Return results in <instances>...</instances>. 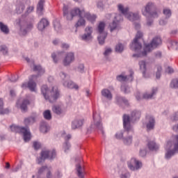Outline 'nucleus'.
Masks as SVG:
<instances>
[{"mask_svg":"<svg viewBox=\"0 0 178 178\" xmlns=\"http://www.w3.org/2000/svg\"><path fill=\"white\" fill-rule=\"evenodd\" d=\"M143 38V33L138 31L136 38L134 39L131 44V49L135 51V52H138V54H134V58H141V56H147V54L148 52H151L152 49L154 48H156V47H159L162 44V39L159 37H156L153 38L150 44H146L143 49V51H141L143 49V46L138 42L139 40Z\"/></svg>","mask_w":178,"mask_h":178,"instance_id":"f257e3e1","label":"nucleus"},{"mask_svg":"<svg viewBox=\"0 0 178 178\" xmlns=\"http://www.w3.org/2000/svg\"><path fill=\"white\" fill-rule=\"evenodd\" d=\"M63 16H65L67 20H72L74 16H79L80 19L75 24V27H80L81 26H86V20L83 18L85 13L84 10H80L79 8H74L70 11L71 18L69 17V7L67 6H64L63 8Z\"/></svg>","mask_w":178,"mask_h":178,"instance_id":"f03ea898","label":"nucleus"},{"mask_svg":"<svg viewBox=\"0 0 178 178\" xmlns=\"http://www.w3.org/2000/svg\"><path fill=\"white\" fill-rule=\"evenodd\" d=\"M41 92L46 101L50 103L55 102L59 98L60 94L57 87H52L51 89H49L47 85H43L41 88Z\"/></svg>","mask_w":178,"mask_h":178,"instance_id":"7ed1b4c3","label":"nucleus"},{"mask_svg":"<svg viewBox=\"0 0 178 178\" xmlns=\"http://www.w3.org/2000/svg\"><path fill=\"white\" fill-rule=\"evenodd\" d=\"M140 116H141V113L138 111H134L131 112V119L130 118V116L126 114L123 115V126L127 134H129V131H131V120H137V119H140Z\"/></svg>","mask_w":178,"mask_h":178,"instance_id":"20e7f679","label":"nucleus"},{"mask_svg":"<svg viewBox=\"0 0 178 178\" xmlns=\"http://www.w3.org/2000/svg\"><path fill=\"white\" fill-rule=\"evenodd\" d=\"M11 131L14 133H19L23 134L24 140L25 143L29 142V140H31V133H30V129L28 127H22L17 125L10 126Z\"/></svg>","mask_w":178,"mask_h":178,"instance_id":"39448f33","label":"nucleus"},{"mask_svg":"<svg viewBox=\"0 0 178 178\" xmlns=\"http://www.w3.org/2000/svg\"><path fill=\"white\" fill-rule=\"evenodd\" d=\"M152 8H154V4L152 3H149L145 6V9L142 10V13L144 16H148L147 17V26H151V24H152V21H149L151 19L158 17V13H156V12L151 13Z\"/></svg>","mask_w":178,"mask_h":178,"instance_id":"423d86ee","label":"nucleus"},{"mask_svg":"<svg viewBox=\"0 0 178 178\" xmlns=\"http://www.w3.org/2000/svg\"><path fill=\"white\" fill-rule=\"evenodd\" d=\"M118 10L131 22H134L140 19V15L138 13H129V8L127 7L124 8L122 4L118 5Z\"/></svg>","mask_w":178,"mask_h":178,"instance_id":"0eeeda50","label":"nucleus"},{"mask_svg":"<svg viewBox=\"0 0 178 178\" xmlns=\"http://www.w3.org/2000/svg\"><path fill=\"white\" fill-rule=\"evenodd\" d=\"M90 127L93 130H97V131H100V133L104 134V127H102L101 116L95 111H93V123Z\"/></svg>","mask_w":178,"mask_h":178,"instance_id":"6e6552de","label":"nucleus"},{"mask_svg":"<svg viewBox=\"0 0 178 178\" xmlns=\"http://www.w3.org/2000/svg\"><path fill=\"white\" fill-rule=\"evenodd\" d=\"M56 156V152L55 150H42L41 156L37 160L38 163H42L46 159H54Z\"/></svg>","mask_w":178,"mask_h":178,"instance_id":"1a4fd4ad","label":"nucleus"},{"mask_svg":"<svg viewBox=\"0 0 178 178\" xmlns=\"http://www.w3.org/2000/svg\"><path fill=\"white\" fill-rule=\"evenodd\" d=\"M97 30L99 33V35L97 38L99 43L100 45H104L105 43V38H106V36L108 35V33L104 31V30H105V22H101L98 25Z\"/></svg>","mask_w":178,"mask_h":178,"instance_id":"9d476101","label":"nucleus"},{"mask_svg":"<svg viewBox=\"0 0 178 178\" xmlns=\"http://www.w3.org/2000/svg\"><path fill=\"white\" fill-rule=\"evenodd\" d=\"M30 4V1L27 0H18L16 4V13L20 15L22 12H24L26 9V5Z\"/></svg>","mask_w":178,"mask_h":178,"instance_id":"9b49d317","label":"nucleus"},{"mask_svg":"<svg viewBox=\"0 0 178 178\" xmlns=\"http://www.w3.org/2000/svg\"><path fill=\"white\" fill-rule=\"evenodd\" d=\"M143 166V163L141 161L136 159L135 158H132L129 162H128V168L131 170H138Z\"/></svg>","mask_w":178,"mask_h":178,"instance_id":"f8f14e48","label":"nucleus"},{"mask_svg":"<svg viewBox=\"0 0 178 178\" xmlns=\"http://www.w3.org/2000/svg\"><path fill=\"white\" fill-rule=\"evenodd\" d=\"M35 79H37V76L33 75L32 78L29 79V81L27 83H24L22 85V88H29L30 91H35V87H37V84L33 81Z\"/></svg>","mask_w":178,"mask_h":178,"instance_id":"ddd939ff","label":"nucleus"},{"mask_svg":"<svg viewBox=\"0 0 178 178\" xmlns=\"http://www.w3.org/2000/svg\"><path fill=\"white\" fill-rule=\"evenodd\" d=\"M176 152H178V135L175 136L174 149L172 151H168L167 153L165 154L166 159H170V158H172V156H173V155L175 154Z\"/></svg>","mask_w":178,"mask_h":178,"instance_id":"4468645a","label":"nucleus"},{"mask_svg":"<svg viewBox=\"0 0 178 178\" xmlns=\"http://www.w3.org/2000/svg\"><path fill=\"white\" fill-rule=\"evenodd\" d=\"M92 27L88 26L85 29V33L81 35V40L83 41H90V40H92Z\"/></svg>","mask_w":178,"mask_h":178,"instance_id":"2eb2a0df","label":"nucleus"},{"mask_svg":"<svg viewBox=\"0 0 178 178\" xmlns=\"http://www.w3.org/2000/svg\"><path fill=\"white\" fill-rule=\"evenodd\" d=\"M73 62H74V53H67L63 61L64 66H69V65H70V63H73Z\"/></svg>","mask_w":178,"mask_h":178,"instance_id":"dca6fc26","label":"nucleus"},{"mask_svg":"<svg viewBox=\"0 0 178 178\" xmlns=\"http://www.w3.org/2000/svg\"><path fill=\"white\" fill-rule=\"evenodd\" d=\"M27 105H30V101L27 99L23 100H18L17 102V108H20L22 112L27 111Z\"/></svg>","mask_w":178,"mask_h":178,"instance_id":"f3484780","label":"nucleus"},{"mask_svg":"<svg viewBox=\"0 0 178 178\" xmlns=\"http://www.w3.org/2000/svg\"><path fill=\"white\" fill-rule=\"evenodd\" d=\"M120 20H123V17L122 16V15L118 14L115 16V19L113 20V23L110 24V29L111 32L113 31V30H116V29L118 28V24L119 22H120Z\"/></svg>","mask_w":178,"mask_h":178,"instance_id":"a211bd4d","label":"nucleus"},{"mask_svg":"<svg viewBox=\"0 0 178 178\" xmlns=\"http://www.w3.org/2000/svg\"><path fill=\"white\" fill-rule=\"evenodd\" d=\"M76 169L78 177L83 178L86 175V168L84 166H81L80 164H77Z\"/></svg>","mask_w":178,"mask_h":178,"instance_id":"6ab92c4d","label":"nucleus"},{"mask_svg":"<svg viewBox=\"0 0 178 178\" xmlns=\"http://www.w3.org/2000/svg\"><path fill=\"white\" fill-rule=\"evenodd\" d=\"M133 74H134V72L131 71L130 76L129 77L123 74L118 75L117 76V80L118 81H127V80H129V81H133Z\"/></svg>","mask_w":178,"mask_h":178,"instance_id":"aec40b11","label":"nucleus"},{"mask_svg":"<svg viewBox=\"0 0 178 178\" xmlns=\"http://www.w3.org/2000/svg\"><path fill=\"white\" fill-rule=\"evenodd\" d=\"M49 22H48V20L47 19L43 18L38 23V29L40 31H42V30H44L45 29V27H47V26H49Z\"/></svg>","mask_w":178,"mask_h":178,"instance_id":"412c9836","label":"nucleus"},{"mask_svg":"<svg viewBox=\"0 0 178 178\" xmlns=\"http://www.w3.org/2000/svg\"><path fill=\"white\" fill-rule=\"evenodd\" d=\"M51 109L52 112H54V113H56V115H63V113H65V111H63V109H62L60 105L58 104L53 106Z\"/></svg>","mask_w":178,"mask_h":178,"instance_id":"4be33fe9","label":"nucleus"},{"mask_svg":"<svg viewBox=\"0 0 178 178\" xmlns=\"http://www.w3.org/2000/svg\"><path fill=\"white\" fill-rule=\"evenodd\" d=\"M154 126H155V118H154L153 117H149L148 118V122L146 125L147 130H152Z\"/></svg>","mask_w":178,"mask_h":178,"instance_id":"5701e85b","label":"nucleus"},{"mask_svg":"<svg viewBox=\"0 0 178 178\" xmlns=\"http://www.w3.org/2000/svg\"><path fill=\"white\" fill-rule=\"evenodd\" d=\"M45 3V0H40L38 3L37 12L39 16L42 15V11L44 10V3Z\"/></svg>","mask_w":178,"mask_h":178,"instance_id":"b1692460","label":"nucleus"},{"mask_svg":"<svg viewBox=\"0 0 178 178\" xmlns=\"http://www.w3.org/2000/svg\"><path fill=\"white\" fill-rule=\"evenodd\" d=\"M83 120H74L72 124V129H73L74 130L76 129H79V127H81V126H83Z\"/></svg>","mask_w":178,"mask_h":178,"instance_id":"393cba45","label":"nucleus"},{"mask_svg":"<svg viewBox=\"0 0 178 178\" xmlns=\"http://www.w3.org/2000/svg\"><path fill=\"white\" fill-rule=\"evenodd\" d=\"M102 97H104V98H106L107 99H112V92H111V90L108 89H103L102 90Z\"/></svg>","mask_w":178,"mask_h":178,"instance_id":"a878e982","label":"nucleus"},{"mask_svg":"<svg viewBox=\"0 0 178 178\" xmlns=\"http://www.w3.org/2000/svg\"><path fill=\"white\" fill-rule=\"evenodd\" d=\"M156 92H158V88H154L152 90V94H148V93H145L143 95V98L144 99H151L152 98V97H154L155 95V94H156Z\"/></svg>","mask_w":178,"mask_h":178,"instance_id":"bb28decb","label":"nucleus"},{"mask_svg":"<svg viewBox=\"0 0 178 178\" xmlns=\"http://www.w3.org/2000/svg\"><path fill=\"white\" fill-rule=\"evenodd\" d=\"M83 17H86L87 20L90 22L91 23H94V21L97 19V15L90 14L89 13H83Z\"/></svg>","mask_w":178,"mask_h":178,"instance_id":"cd10ccee","label":"nucleus"},{"mask_svg":"<svg viewBox=\"0 0 178 178\" xmlns=\"http://www.w3.org/2000/svg\"><path fill=\"white\" fill-rule=\"evenodd\" d=\"M63 86L67 88H75V90H79V86L76 85L72 81L63 82Z\"/></svg>","mask_w":178,"mask_h":178,"instance_id":"c85d7f7f","label":"nucleus"},{"mask_svg":"<svg viewBox=\"0 0 178 178\" xmlns=\"http://www.w3.org/2000/svg\"><path fill=\"white\" fill-rule=\"evenodd\" d=\"M33 71L38 72L39 76H41V74H44L45 73V70L43 69L41 65H33Z\"/></svg>","mask_w":178,"mask_h":178,"instance_id":"c756f323","label":"nucleus"},{"mask_svg":"<svg viewBox=\"0 0 178 178\" xmlns=\"http://www.w3.org/2000/svg\"><path fill=\"white\" fill-rule=\"evenodd\" d=\"M31 29H33V24H30L29 25H28L26 29H24V26H22L20 29L21 34H22V35H26V34H27V32L30 31Z\"/></svg>","mask_w":178,"mask_h":178,"instance_id":"7c9ffc66","label":"nucleus"},{"mask_svg":"<svg viewBox=\"0 0 178 178\" xmlns=\"http://www.w3.org/2000/svg\"><path fill=\"white\" fill-rule=\"evenodd\" d=\"M9 113V109H3V100L0 99V115H6Z\"/></svg>","mask_w":178,"mask_h":178,"instance_id":"2f4dec72","label":"nucleus"},{"mask_svg":"<svg viewBox=\"0 0 178 178\" xmlns=\"http://www.w3.org/2000/svg\"><path fill=\"white\" fill-rule=\"evenodd\" d=\"M147 145H148V148H149V149H150V151H156V149H158V148H159L158 145H156L155 143V142H154V141L149 142Z\"/></svg>","mask_w":178,"mask_h":178,"instance_id":"473e14b6","label":"nucleus"},{"mask_svg":"<svg viewBox=\"0 0 178 178\" xmlns=\"http://www.w3.org/2000/svg\"><path fill=\"white\" fill-rule=\"evenodd\" d=\"M35 122V117H29L28 118H25L24 124L26 126H29V124H33V123Z\"/></svg>","mask_w":178,"mask_h":178,"instance_id":"72a5a7b5","label":"nucleus"},{"mask_svg":"<svg viewBox=\"0 0 178 178\" xmlns=\"http://www.w3.org/2000/svg\"><path fill=\"white\" fill-rule=\"evenodd\" d=\"M0 30L2 31V33H4V34L9 33V28H8V26L3 24L2 22H0Z\"/></svg>","mask_w":178,"mask_h":178,"instance_id":"f704fd0d","label":"nucleus"},{"mask_svg":"<svg viewBox=\"0 0 178 178\" xmlns=\"http://www.w3.org/2000/svg\"><path fill=\"white\" fill-rule=\"evenodd\" d=\"M43 116L46 120H51L52 119V114H51V111L46 110L43 112Z\"/></svg>","mask_w":178,"mask_h":178,"instance_id":"c9c22d12","label":"nucleus"},{"mask_svg":"<svg viewBox=\"0 0 178 178\" xmlns=\"http://www.w3.org/2000/svg\"><path fill=\"white\" fill-rule=\"evenodd\" d=\"M139 66H140V70L143 71V74L144 77H145V72L147 70V67L145 65V61L139 62Z\"/></svg>","mask_w":178,"mask_h":178,"instance_id":"e433bc0d","label":"nucleus"},{"mask_svg":"<svg viewBox=\"0 0 178 178\" xmlns=\"http://www.w3.org/2000/svg\"><path fill=\"white\" fill-rule=\"evenodd\" d=\"M53 24H54V30H56V31L59 33V31H60V30H61L60 23H59V22H58V20H54L53 22Z\"/></svg>","mask_w":178,"mask_h":178,"instance_id":"4c0bfd02","label":"nucleus"},{"mask_svg":"<svg viewBox=\"0 0 178 178\" xmlns=\"http://www.w3.org/2000/svg\"><path fill=\"white\" fill-rule=\"evenodd\" d=\"M40 131L42 133H47L48 131V125L46 122H42L40 125Z\"/></svg>","mask_w":178,"mask_h":178,"instance_id":"58836bf2","label":"nucleus"},{"mask_svg":"<svg viewBox=\"0 0 178 178\" xmlns=\"http://www.w3.org/2000/svg\"><path fill=\"white\" fill-rule=\"evenodd\" d=\"M123 141H124V144H125L126 145H130V144H131V143L133 141V137L128 136L127 138H124L123 139Z\"/></svg>","mask_w":178,"mask_h":178,"instance_id":"ea45409f","label":"nucleus"},{"mask_svg":"<svg viewBox=\"0 0 178 178\" xmlns=\"http://www.w3.org/2000/svg\"><path fill=\"white\" fill-rule=\"evenodd\" d=\"M170 86L171 88H178V79H172Z\"/></svg>","mask_w":178,"mask_h":178,"instance_id":"a19ab883","label":"nucleus"},{"mask_svg":"<svg viewBox=\"0 0 178 178\" xmlns=\"http://www.w3.org/2000/svg\"><path fill=\"white\" fill-rule=\"evenodd\" d=\"M121 90L122 91V92H124V94H129V92H130V88L125 85H122Z\"/></svg>","mask_w":178,"mask_h":178,"instance_id":"79ce46f5","label":"nucleus"},{"mask_svg":"<svg viewBox=\"0 0 178 178\" xmlns=\"http://www.w3.org/2000/svg\"><path fill=\"white\" fill-rule=\"evenodd\" d=\"M123 49H124V47H123V44L119 43L115 47V51L116 52H123Z\"/></svg>","mask_w":178,"mask_h":178,"instance_id":"37998d69","label":"nucleus"},{"mask_svg":"<svg viewBox=\"0 0 178 178\" xmlns=\"http://www.w3.org/2000/svg\"><path fill=\"white\" fill-rule=\"evenodd\" d=\"M163 15H165L167 18H169L170 16H172V11L168 8H165L163 10Z\"/></svg>","mask_w":178,"mask_h":178,"instance_id":"c03bdc74","label":"nucleus"},{"mask_svg":"<svg viewBox=\"0 0 178 178\" xmlns=\"http://www.w3.org/2000/svg\"><path fill=\"white\" fill-rule=\"evenodd\" d=\"M34 10V6H29L25 12V16H29Z\"/></svg>","mask_w":178,"mask_h":178,"instance_id":"a18cd8bd","label":"nucleus"},{"mask_svg":"<svg viewBox=\"0 0 178 178\" xmlns=\"http://www.w3.org/2000/svg\"><path fill=\"white\" fill-rule=\"evenodd\" d=\"M0 51L3 55H6V54H8V47H6L5 45H1L0 47Z\"/></svg>","mask_w":178,"mask_h":178,"instance_id":"49530a36","label":"nucleus"},{"mask_svg":"<svg viewBox=\"0 0 178 178\" xmlns=\"http://www.w3.org/2000/svg\"><path fill=\"white\" fill-rule=\"evenodd\" d=\"M162 71V67L159 66L157 67V72L156 73V79H161V72Z\"/></svg>","mask_w":178,"mask_h":178,"instance_id":"de8ad7c7","label":"nucleus"},{"mask_svg":"<svg viewBox=\"0 0 178 178\" xmlns=\"http://www.w3.org/2000/svg\"><path fill=\"white\" fill-rule=\"evenodd\" d=\"M62 138H65V141H67V140H70V138H72V136L70 134L66 136V134L63 133L62 134Z\"/></svg>","mask_w":178,"mask_h":178,"instance_id":"09e8293b","label":"nucleus"},{"mask_svg":"<svg viewBox=\"0 0 178 178\" xmlns=\"http://www.w3.org/2000/svg\"><path fill=\"white\" fill-rule=\"evenodd\" d=\"M118 101H121L122 102H123V104H124L125 105H129V102L127 101V99L123 98V97H119L118 99Z\"/></svg>","mask_w":178,"mask_h":178,"instance_id":"8fccbe9b","label":"nucleus"},{"mask_svg":"<svg viewBox=\"0 0 178 178\" xmlns=\"http://www.w3.org/2000/svg\"><path fill=\"white\" fill-rule=\"evenodd\" d=\"M78 72H79L80 73H83V72H84V65L81 64L79 65Z\"/></svg>","mask_w":178,"mask_h":178,"instance_id":"3c124183","label":"nucleus"},{"mask_svg":"<svg viewBox=\"0 0 178 178\" xmlns=\"http://www.w3.org/2000/svg\"><path fill=\"white\" fill-rule=\"evenodd\" d=\"M69 148H70V143H69V142H65L64 144L65 152H66Z\"/></svg>","mask_w":178,"mask_h":178,"instance_id":"603ef678","label":"nucleus"},{"mask_svg":"<svg viewBox=\"0 0 178 178\" xmlns=\"http://www.w3.org/2000/svg\"><path fill=\"white\" fill-rule=\"evenodd\" d=\"M40 147H41V145L38 143V142L33 143V148H35V149H39Z\"/></svg>","mask_w":178,"mask_h":178,"instance_id":"864d4df0","label":"nucleus"},{"mask_svg":"<svg viewBox=\"0 0 178 178\" xmlns=\"http://www.w3.org/2000/svg\"><path fill=\"white\" fill-rule=\"evenodd\" d=\"M111 52H112V49L108 48V49H106V51H104V55L105 56H108V55H109V54H111Z\"/></svg>","mask_w":178,"mask_h":178,"instance_id":"5fc2aeb1","label":"nucleus"},{"mask_svg":"<svg viewBox=\"0 0 178 178\" xmlns=\"http://www.w3.org/2000/svg\"><path fill=\"white\" fill-rule=\"evenodd\" d=\"M129 177H130V173H129V172H127L120 176V178H129Z\"/></svg>","mask_w":178,"mask_h":178,"instance_id":"6e6d98bb","label":"nucleus"},{"mask_svg":"<svg viewBox=\"0 0 178 178\" xmlns=\"http://www.w3.org/2000/svg\"><path fill=\"white\" fill-rule=\"evenodd\" d=\"M169 148H172V141H168L165 146L166 149H169Z\"/></svg>","mask_w":178,"mask_h":178,"instance_id":"4d7b16f0","label":"nucleus"},{"mask_svg":"<svg viewBox=\"0 0 178 178\" xmlns=\"http://www.w3.org/2000/svg\"><path fill=\"white\" fill-rule=\"evenodd\" d=\"M116 138H123V133L120 132L115 134Z\"/></svg>","mask_w":178,"mask_h":178,"instance_id":"13d9d810","label":"nucleus"},{"mask_svg":"<svg viewBox=\"0 0 178 178\" xmlns=\"http://www.w3.org/2000/svg\"><path fill=\"white\" fill-rule=\"evenodd\" d=\"M166 73H169V74H171V73H173V68L170 67H168L166 70H165Z\"/></svg>","mask_w":178,"mask_h":178,"instance_id":"bf43d9fd","label":"nucleus"},{"mask_svg":"<svg viewBox=\"0 0 178 178\" xmlns=\"http://www.w3.org/2000/svg\"><path fill=\"white\" fill-rule=\"evenodd\" d=\"M147 155V151L146 150H140V156H145Z\"/></svg>","mask_w":178,"mask_h":178,"instance_id":"052dcab7","label":"nucleus"},{"mask_svg":"<svg viewBox=\"0 0 178 178\" xmlns=\"http://www.w3.org/2000/svg\"><path fill=\"white\" fill-rule=\"evenodd\" d=\"M51 58H53L54 63H58V60L56 59V54H51Z\"/></svg>","mask_w":178,"mask_h":178,"instance_id":"680f3d73","label":"nucleus"},{"mask_svg":"<svg viewBox=\"0 0 178 178\" xmlns=\"http://www.w3.org/2000/svg\"><path fill=\"white\" fill-rule=\"evenodd\" d=\"M155 56H156V58H161V56H162V53L161 51H157L155 54Z\"/></svg>","mask_w":178,"mask_h":178,"instance_id":"e2e57ef3","label":"nucleus"},{"mask_svg":"<svg viewBox=\"0 0 178 178\" xmlns=\"http://www.w3.org/2000/svg\"><path fill=\"white\" fill-rule=\"evenodd\" d=\"M10 95L11 97H15V96L16 95V93L15 92V90H11L10 91Z\"/></svg>","mask_w":178,"mask_h":178,"instance_id":"0e129e2a","label":"nucleus"},{"mask_svg":"<svg viewBox=\"0 0 178 178\" xmlns=\"http://www.w3.org/2000/svg\"><path fill=\"white\" fill-rule=\"evenodd\" d=\"M104 4L102 3V1L97 3V8H102Z\"/></svg>","mask_w":178,"mask_h":178,"instance_id":"69168bd1","label":"nucleus"},{"mask_svg":"<svg viewBox=\"0 0 178 178\" xmlns=\"http://www.w3.org/2000/svg\"><path fill=\"white\" fill-rule=\"evenodd\" d=\"M172 45H175L177 49H178V42H176V41L172 42Z\"/></svg>","mask_w":178,"mask_h":178,"instance_id":"338daca9","label":"nucleus"},{"mask_svg":"<svg viewBox=\"0 0 178 178\" xmlns=\"http://www.w3.org/2000/svg\"><path fill=\"white\" fill-rule=\"evenodd\" d=\"M172 120H178V113L175 114V116H174Z\"/></svg>","mask_w":178,"mask_h":178,"instance_id":"774afa93","label":"nucleus"}]
</instances>
